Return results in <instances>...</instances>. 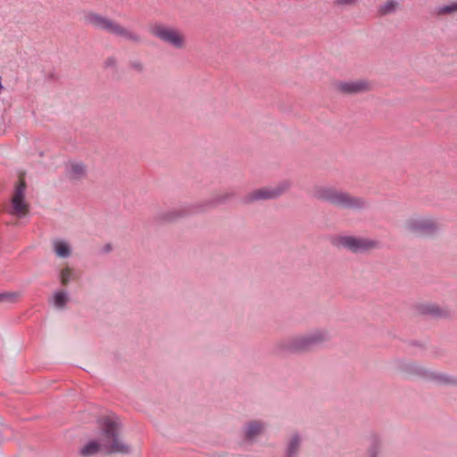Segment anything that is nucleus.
<instances>
[{"instance_id":"f257e3e1","label":"nucleus","mask_w":457,"mask_h":457,"mask_svg":"<svg viewBox=\"0 0 457 457\" xmlns=\"http://www.w3.org/2000/svg\"><path fill=\"white\" fill-rule=\"evenodd\" d=\"M102 433L99 442L89 441L79 451L83 457H89L103 451L106 453H128L129 447L119 436V419L114 416H106L101 420Z\"/></svg>"},{"instance_id":"f03ea898","label":"nucleus","mask_w":457,"mask_h":457,"mask_svg":"<svg viewBox=\"0 0 457 457\" xmlns=\"http://www.w3.org/2000/svg\"><path fill=\"white\" fill-rule=\"evenodd\" d=\"M313 196L341 208L359 210L367 205L362 198L337 190L332 187H316L313 191Z\"/></svg>"},{"instance_id":"7ed1b4c3","label":"nucleus","mask_w":457,"mask_h":457,"mask_svg":"<svg viewBox=\"0 0 457 457\" xmlns=\"http://www.w3.org/2000/svg\"><path fill=\"white\" fill-rule=\"evenodd\" d=\"M84 21L96 29L104 30L122 39L132 42L140 40V37L134 31L99 13L87 12L84 16Z\"/></svg>"},{"instance_id":"20e7f679","label":"nucleus","mask_w":457,"mask_h":457,"mask_svg":"<svg viewBox=\"0 0 457 457\" xmlns=\"http://www.w3.org/2000/svg\"><path fill=\"white\" fill-rule=\"evenodd\" d=\"M330 335L323 328L314 329L304 335L297 336L289 342V348L295 352H305L328 341Z\"/></svg>"},{"instance_id":"39448f33","label":"nucleus","mask_w":457,"mask_h":457,"mask_svg":"<svg viewBox=\"0 0 457 457\" xmlns=\"http://www.w3.org/2000/svg\"><path fill=\"white\" fill-rule=\"evenodd\" d=\"M404 226L409 232L423 237L432 236L439 229V222L437 220L425 215H417L409 218Z\"/></svg>"},{"instance_id":"423d86ee","label":"nucleus","mask_w":457,"mask_h":457,"mask_svg":"<svg viewBox=\"0 0 457 457\" xmlns=\"http://www.w3.org/2000/svg\"><path fill=\"white\" fill-rule=\"evenodd\" d=\"M151 30L154 37L175 49H182L186 46L185 34L177 28L156 24Z\"/></svg>"},{"instance_id":"0eeeda50","label":"nucleus","mask_w":457,"mask_h":457,"mask_svg":"<svg viewBox=\"0 0 457 457\" xmlns=\"http://www.w3.org/2000/svg\"><path fill=\"white\" fill-rule=\"evenodd\" d=\"M403 370L410 375H415L431 380L438 384H453L454 379L446 374L440 373L435 370H428L419 364L409 362L403 366Z\"/></svg>"},{"instance_id":"6e6552de","label":"nucleus","mask_w":457,"mask_h":457,"mask_svg":"<svg viewBox=\"0 0 457 457\" xmlns=\"http://www.w3.org/2000/svg\"><path fill=\"white\" fill-rule=\"evenodd\" d=\"M337 243L340 246L353 253H362L377 245L374 240L354 236L339 237Z\"/></svg>"},{"instance_id":"1a4fd4ad","label":"nucleus","mask_w":457,"mask_h":457,"mask_svg":"<svg viewBox=\"0 0 457 457\" xmlns=\"http://www.w3.org/2000/svg\"><path fill=\"white\" fill-rule=\"evenodd\" d=\"M290 187V181L283 180L276 186L262 187L253 191L248 198L249 201L273 199L284 194Z\"/></svg>"},{"instance_id":"9d476101","label":"nucleus","mask_w":457,"mask_h":457,"mask_svg":"<svg viewBox=\"0 0 457 457\" xmlns=\"http://www.w3.org/2000/svg\"><path fill=\"white\" fill-rule=\"evenodd\" d=\"M26 184L21 181L15 187L12 198L11 214L19 218L25 216L28 212L29 204L25 200Z\"/></svg>"},{"instance_id":"9b49d317","label":"nucleus","mask_w":457,"mask_h":457,"mask_svg":"<svg viewBox=\"0 0 457 457\" xmlns=\"http://www.w3.org/2000/svg\"><path fill=\"white\" fill-rule=\"evenodd\" d=\"M267 428V423L261 420H253L243 427V435L247 441H253Z\"/></svg>"},{"instance_id":"f8f14e48","label":"nucleus","mask_w":457,"mask_h":457,"mask_svg":"<svg viewBox=\"0 0 457 457\" xmlns=\"http://www.w3.org/2000/svg\"><path fill=\"white\" fill-rule=\"evenodd\" d=\"M337 88L345 94H357L366 91L369 83L363 79L341 81L337 84Z\"/></svg>"},{"instance_id":"ddd939ff","label":"nucleus","mask_w":457,"mask_h":457,"mask_svg":"<svg viewBox=\"0 0 457 457\" xmlns=\"http://www.w3.org/2000/svg\"><path fill=\"white\" fill-rule=\"evenodd\" d=\"M303 440V437L300 433H293L288 439L285 457H297Z\"/></svg>"},{"instance_id":"4468645a","label":"nucleus","mask_w":457,"mask_h":457,"mask_svg":"<svg viewBox=\"0 0 457 457\" xmlns=\"http://www.w3.org/2000/svg\"><path fill=\"white\" fill-rule=\"evenodd\" d=\"M71 300L70 293L64 289H58L53 293L50 303L55 309L63 310Z\"/></svg>"},{"instance_id":"2eb2a0df","label":"nucleus","mask_w":457,"mask_h":457,"mask_svg":"<svg viewBox=\"0 0 457 457\" xmlns=\"http://www.w3.org/2000/svg\"><path fill=\"white\" fill-rule=\"evenodd\" d=\"M53 251L55 255L61 259H68L71 256L72 249L71 245L62 239H55L53 241Z\"/></svg>"},{"instance_id":"dca6fc26","label":"nucleus","mask_w":457,"mask_h":457,"mask_svg":"<svg viewBox=\"0 0 457 457\" xmlns=\"http://www.w3.org/2000/svg\"><path fill=\"white\" fill-rule=\"evenodd\" d=\"M420 312L435 318L447 317L449 312L436 303L422 304L420 308Z\"/></svg>"},{"instance_id":"f3484780","label":"nucleus","mask_w":457,"mask_h":457,"mask_svg":"<svg viewBox=\"0 0 457 457\" xmlns=\"http://www.w3.org/2000/svg\"><path fill=\"white\" fill-rule=\"evenodd\" d=\"M189 213V211L186 207H176L170 210H168L162 213L161 218L162 220L172 222L175 221L180 218L185 217Z\"/></svg>"},{"instance_id":"a211bd4d","label":"nucleus","mask_w":457,"mask_h":457,"mask_svg":"<svg viewBox=\"0 0 457 457\" xmlns=\"http://www.w3.org/2000/svg\"><path fill=\"white\" fill-rule=\"evenodd\" d=\"M68 174L73 179H79L86 174V167L81 162H71L68 168Z\"/></svg>"},{"instance_id":"6ab92c4d","label":"nucleus","mask_w":457,"mask_h":457,"mask_svg":"<svg viewBox=\"0 0 457 457\" xmlns=\"http://www.w3.org/2000/svg\"><path fill=\"white\" fill-rule=\"evenodd\" d=\"M233 196H234V193L233 192L226 191V192L219 193V194L212 196L206 202V204L209 205V206H215V205L226 203L227 201H228Z\"/></svg>"},{"instance_id":"aec40b11","label":"nucleus","mask_w":457,"mask_h":457,"mask_svg":"<svg viewBox=\"0 0 457 457\" xmlns=\"http://www.w3.org/2000/svg\"><path fill=\"white\" fill-rule=\"evenodd\" d=\"M74 278V270L69 266L64 267L59 272V279L62 286L68 285Z\"/></svg>"},{"instance_id":"412c9836","label":"nucleus","mask_w":457,"mask_h":457,"mask_svg":"<svg viewBox=\"0 0 457 457\" xmlns=\"http://www.w3.org/2000/svg\"><path fill=\"white\" fill-rule=\"evenodd\" d=\"M398 7L397 0H388L387 2L381 4L378 8V12L380 15H387L395 12Z\"/></svg>"},{"instance_id":"4be33fe9","label":"nucleus","mask_w":457,"mask_h":457,"mask_svg":"<svg viewBox=\"0 0 457 457\" xmlns=\"http://www.w3.org/2000/svg\"><path fill=\"white\" fill-rule=\"evenodd\" d=\"M20 297L17 292H3L0 293V303H14Z\"/></svg>"},{"instance_id":"5701e85b","label":"nucleus","mask_w":457,"mask_h":457,"mask_svg":"<svg viewBox=\"0 0 457 457\" xmlns=\"http://www.w3.org/2000/svg\"><path fill=\"white\" fill-rule=\"evenodd\" d=\"M457 11V3L438 6L436 12L439 15L453 13Z\"/></svg>"},{"instance_id":"b1692460","label":"nucleus","mask_w":457,"mask_h":457,"mask_svg":"<svg viewBox=\"0 0 457 457\" xmlns=\"http://www.w3.org/2000/svg\"><path fill=\"white\" fill-rule=\"evenodd\" d=\"M129 67L133 71L139 72V73L143 72L145 70L144 64L138 60L131 61L129 62Z\"/></svg>"},{"instance_id":"393cba45","label":"nucleus","mask_w":457,"mask_h":457,"mask_svg":"<svg viewBox=\"0 0 457 457\" xmlns=\"http://www.w3.org/2000/svg\"><path fill=\"white\" fill-rule=\"evenodd\" d=\"M379 453L380 451L378 445H374L369 448L367 457H379Z\"/></svg>"},{"instance_id":"a878e982","label":"nucleus","mask_w":457,"mask_h":457,"mask_svg":"<svg viewBox=\"0 0 457 457\" xmlns=\"http://www.w3.org/2000/svg\"><path fill=\"white\" fill-rule=\"evenodd\" d=\"M104 66L106 68L114 69L117 66V59L113 56L108 57L104 62Z\"/></svg>"},{"instance_id":"bb28decb","label":"nucleus","mask_w":457,"mask_h":457,"mask_svg":"<svg viewBox=\"0 0 457 457\" xmlns=\"http://www.w3.org/2000/svg\"><path fill=\"white\" fill-rule=\"evenodd\" d=\"M357 0H337V3L340 4H352L355 3Z\"/></svg>"}]
</instances>
